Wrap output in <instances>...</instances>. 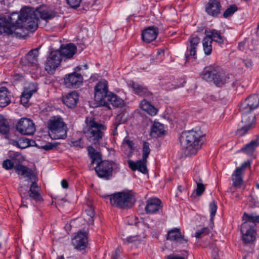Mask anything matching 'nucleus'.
<instances>
[{"label": "nucleus", "instance_id": "1", "mask_svg": "<svg viewBox=\"0 0 259 259\" xmlns=\"http://www.w3.org/2000/svg\"><path fill=\"white\" fill-rule=\"evenodd\" d=\"M258 106L259 98L255 94L249 96L241 104L239 111L242 114V119L239 125V128L236 132L238 137L243 136L252 128L255 116L251 112Z\"/></svg>", "mask_w": 259, "mask_h": 259}, {"label": "nucleus", "instance_id": "2", "mask_svg": "<svg viewBox=\"0 0 259 259\" xmlns=\"http://www.w3.org/2000/svg\"><path fill=\"white\" fill-rule=\"evenodd\" d=\"M94 100L96 107L105 106L110 109V105L120 107L124 104V101L116 94L110 92L107 81H99L94 87Z\"/></svg>", "mask_w": 259, "mask_h": 259}, {"label": "nucleus", "instance_id": "3", "mask_svg": "<svg viewBox=\"0 0 259 259\" xmlns=\"http://www.w3.org/2000/svg\"><path fill=\"white\" fill-rule=\"evenodd\" d=\"M27 8L22 9L20 13L13 12L8 18L0 15V33L4 35L16 37H22L23 35L16 29L21 28L23 20L27 15Z\"/></svg>", "mask_w": 259, "mask_h": 259}, {"label": "nucleus", "instance_id": "4", "mask_svg": "<svg viewBox=\"0 0 259 259\" xmlns=\"http://www.w3.org/2000/svg\"><path fill=\"white\" fill-rule=\"evenodd\" d=\"M87 150L89 156L91 159L90 169H91L94 163H96L97 166L93 168L95 169L97 176L107 180L110 179L113 175V169L116 168L118 165L112 161L102 160L101 154L96 151L95 148L91 145L88 146Z\"/></svg>", "mask_w": 259, "mask_h": 259}, {"label": "nucleus", "instance_id": "5", "mask_svg": "<svg viewBox=\"0 0 259 259\" xmlns=\"http://www.w3.org/2000/svg\"><path fill=\"white\" fill-rule=\"evenodd\" d=\"M202 138L200 134L193 130L183 132L179 140L185 154L188 156L196 154L201 147Z\"/></svg>", "mask_w": 259, "mask_h": 259}, {"label": "nucleus", "instance_id": "6", "mask_svg": "<svg viewBox=\"0 0 259 259\" xmlns=\"http://www.w3.org/2000/svg\"><path fill=\"white\" fill-rule=\"evenodd\" d=\"M87 127L84 131L85 136L88 140L97 148L100 146L105 135L107 127L105 124L97 121L95 118L87 117L85 119Z\"/></svg>", "mask_w": 259, "mask_h": 259}, {"label": "nucleus", "instance_id": "7", "mask_svg": "<svg viewBox=\"0 0 259 259\" xmlns=\"http://www.w3.org/2000/svg\"><path fill=\"white\" fill-rule=\"evenodd\" d=\"M244 223L241 226L242 239L244 243H249L255 239V227L259 223V214L244 212L242 216Z\"/></svg>", "mask_w": 259, "mask_h": 259}, {"label": "nucleus", "instance_id": "8", "mask_svg": "<svg viewBox=\"0 0 259 259\" xmlns=\"http://www.w3.org/2000/svg\"><path fill=\"white\" fill-rule=\"evenodd\" d=\"M244 223L241 226L242 239L244 243H249L255 239V227L259 223V214L244 212L242 216Z\"/></svg>", "mask_w": 259, "mask_h": 259}, {"label": "nucleus", "instance_id": "9", "mask_svg": "<svg viewBox=\"0 0 259 259\" xmlns=\"http://www.w3.org/2000/svg\"><path fill=\"white\" fill-rule=\"evenodd\" d=\"M107 197H110L112 206L120 209L130 208L135 202V197L130 192H120L108 195Z\"/></svg>", "mask_w": 259, "mask_h": 259}, {"label": "nucleus", "instance_id": "10", "mask_svg": "<svg viewBox=\"0 0 259 259\" xmlns=\"http://www.w3.org/2000/svg\"><path fill=\"white\" fill-rule=\"evenodd\" d=\"M48 128L51 132L50 136L54 139H64L67 137V127L60 116H54L48 122Z\"/></svg>", "mask_w": 259, "mask_h": 259}, {"label": "nucleus", "instance_id": "11", "mask_svg": "<svg viewBox=\"0 0 259 259\" xmlns=\"http://www.w3.org/2000/svg\"><path fill=\"white\" fill-rule=\"evenodd\" d=\"M201 76L203 79L207 81L213 82L219 87L224 85L229 79L228 75L220 72L212 66L205 67L201 73Z\"/></svg>", "mask_w": 259, "mask_h": 259}, {"label": "nucleus", "instance_id": "12", "mask_svg": "<svg viewBox=\"0 0 259 259\" xmlns=\"http://www.w3.org/2000/svg\"><path fill=\"white\" fill-rule=\"evenodd\" d=\"M50 54L45 63V69L50 74L54 73L56 69L59 66L62 58L59 50H52L50 48Z\"/></svg>", "mask_w": 259, "mask_h": 259}, {"label": "nucleus", "instance_id": "13", "mask_svg": "<svg viewBox=\"0 0 259 259\" xmlns=\"http://www.w3.org/2000/svg\"><path fill=\"white\" fill-rule=\"evenodd\" d=\"M16 129L20 133L25 135H32L35 131L32 120L27 118H22L19 120Z\"/></svg>", "mask_w": 259, "mask_h": 259}, {"label": "nucleus", "instance_id": "14", "mask_svg": "<svg viewBox=\"0 0 259 259\" xmlns=\"http://www.w3.org/2000/svg\"><path fill=\"white\" fill-rule=\"evenodd\" d=\"M27 15L24 17L21 28H25L30 31H34L37 28L38 17L35 12L27 8Z\"/></svg>", "mask_w": 259, "mask_h": 259}, {"label": "nucleus", "instance_id": "15", "mask_svg": "<svg viewBox=\"0 0 259 259\" xmlns=\"http://www.w3.org/2000/svg\"><path fill=\"white\" fill-rule=\"evenodd\" d=\"M83 76L81 74L73 72L66 74L64 77V83L68 88H77L83 82Z\"/></svg>", "mask_w": 259, "mask_h": 259}, {"label": "nucleus", "instance_id": "16", "mask_svg": "<svg viewBox=\"0 0 259 259\" xmlns=\"http://www.w3.org/2000/svg\"><path fill=\"white\" fill-rule=\"evenodd\" d=\"M167 239L184 245H187L188 241L184 233L178 228H172L167 232Z\"/></svg>", "mask_w": 259, "mask_h": 259}, {"label": "nucleus", "instance_id": "17", "mask_svg": "<svg viewBox=\"0 0 259 259\" xmlns=\"http://www.w3.org/2000/svg\"><path fill=\"white\" fill-rule=\"evenodd\" d=\"M16 172L19 175L27 178V181L31 182L37 181V178L31 168L22 164H18L14 166Z\"/></svg>", "mask_w": 259, "mask_h": 259}, {"label": "nucleus", "instance_id": "18", "mask_svg": "<svg viewBox=\"0 0 259 259\" xmlns=\"http://www.w3.org/2000/svg\"><path fill=\"white\" fill-rule=\"evenodd\" d=\"M162 208V202L159 198L153 197L146 201V205L145 210L147 214H153L161 210Z\"/></svg>", "mask_w": 259, "mask_h": 259}, {"label": "nucleus", "instance_id": "19", "mask_svg": "<svg viewBox=\"0 0 259 259\" xmlns=\"http://www.w3.org/2000/svg\"><path fill=\"white\" fill-rule=\"evenodd\" d=\"M88 242L86 233L81 231L78 232L72 240L73 245L78 250H82L86 248Z\"/></svg>", "mask_w": 259, "mask_h": 259}, {"label": "nucleus", "instance_id": "20", "mask_svg": "<svg viewBox=\"0 0 259 259\" xmlns=\"http://www.w3.org/2000/svg\"><path fill=\"white\" fill-rule=\"evenodd\" d=\"M37 91V87L35 83H30L25 87L20 97V103L24 106H26L29 102L32 95Z\"/></svg>", "mask_w": 259, "mask_h": 259}, {"label": "nucleus", "instance_id": "21", "mask_svg": "<svg viewBox=\"0 0 259 259\" xmlns=\"http://www.w3.org/2000/svg\"><path fill=\"white\" fill-rule=\"evenodd\" d=\"M35 13L36 17L38 16L41 19L47 22L54 18L56 15L55 12L46 6L39 7L36 10Z\"/></svg>", "mask_w": 259, "mask_h": 259}, {"label": "nucleus", "instance_id": "22", "mask_svg": "<svg viewBox=\"0 0 259 259\" xmlns=\"http://www.w3.org/2000/svg\"><path fill=\"white\" fill-rule=\"evenodd\" d=\"M60 53L61 58L64 57L67 59H71L76 53L77 49L73 44H68L66 45H61L60 49L58 50Z\"/></svg>", "mask_w": 259, "mask_h": 259}, {"label": "nucleus", "instance_id": "23", "mask_svg": "<svg viewBox=\"0 0 259 259\" xmlns=\"http://www.w3.org/2000/svg\"><path fill=\"white\" fill-rule=\"evenodd\" d=\"M62 101L69 108H73L78 101V95L75 91L71 92L63 96Z\"/></svg>", "mask_w": 259, "mask_h": 259}, {"label": "nucleus", "instance_id": "24", "mask_svg": "<svg viewBox=\"0 0 259 259\" xmlns=\"http://www.w3.org/2000/svg\"><path fill=\"white\" fill-rule=\"evenodd\" d=\"M220 0H209L206 6V12L209 15L217 16L221 12Z\"/></svg>", "mask_w": 259, "mask_h": 259}, {"label": "nucleus", "instance_id": "25", "mask_svg": "<svg viewBox=\"0 0 259 259\" xmlns=\"http://www.w3.org/2000/svg\"><path fill=\"white\" fill-rule=\"evenodd\" d=\"M147 161H145L142 159V160H138L136 162L133 160H129L127 161L129 167L133 170L135 171L138 170L144 174L148 172V169L146 166Z\"/></svg>", "mask_w": 259, "mask_h": 259}, {"label": "nucleus", "instance_id": "26", "mask_svg": "<svg viewBox=\"0 0 259 259\" xmlns=\"http://www.w3.org/2000/svg\"><path fill=\"white\" fill-rule=\"evenodd\" d=\"M158 34V30L156 27H149L143 31L142 38L143 41L150 42L156 38Z\"/></svg>", "mask_w": 259, "mask_h": 259}, {"label": "nucleus", "instance_id": "27", "mask_svg": "<svg viewBox=\"0 0 259 259\" xmlns=\"http://www.w3.org/2000/svg\"><path fill=\"white\" fill-rule=\"evenodd\" d=\"M130 85L134 93L138 96L142 97H150L152 95V93L148 91L147 88L143 84L132 81Z\"/></svg>", "mask_w": 259, "mask_h": 259}, {"label": "nucleus", "instance_id": "28", "mask_svg": "<svg viewBox=\"0 0 259 259\" xmlns=\"http://www.w3.org/2000/svg\"><path fill=\"white\" fill-rule=\"evenodd\" d=\"M39 48L30 51L25 57L27 63L29 66H36L38 64L37 57L39 54Z\"/></svg>", "mask_w": 259, "mask_h": 259}, {"label": "nucleus", "instance_id": "29", "mask_svg": "<svg viewBox=\"0 0 259 259\" xmlns=\"http://www.w3.org/2000/svg\"><path fill=\"white\" fill-rule=\"evenodd\" d=\"M11 102V95L6 87L0 88V106L5 107Z\"/></svg>", "mask_w": 259, "mask_h": 259}, {"label": "nucleus", "instance_id": "30", "mask_svg": "<svg viewBox=\"0 0 259 259\" xmlns=\"http://www.w3.org/2000/svg\"><path fill=\"white\" fill-rule=\"evenodd\" d=\"M204 34L206 36H209L210 39L212 41H214L219 44L224 43V39L221 35V32L215 29L205 30Z\"/></svg>", "mask_w": 259, "mask_h": 259}, {"label": "nucleus", "instance_id": "31", "mask_svg": "<svg viewBox=\"0 0 259 259\" xmlns=\"http://www.w3.org/2000/svg\"><path fill=\"white\" fill-rule=\"evenodd\" d=\"M165 132L163 124L159 122H154L151 130L150 136L156 138L164 135Z\"/></svg>", "mask_w": 259, "mask_h": 259}, {"label": "nucleus", "instance_id": "32", "mask_svg": "<svg viewBox=\"0 0 259 259\" xmlns=\"http://www.w3.org/2000/svg\"><path fill=\"white\" fill-rule=\"evenodd\" d=\"M232 186L235 188H240L243 183L242 173L240 168H236L232 175Z\"/></svg>", "mask_w": 259, "mask_h": 259}, {"label": "nucleus", "instance_id": "33", "mask_svg": "<svg viewBox=\"0 0 259 259\" xmlns=\"http://www.w3.org/2000/svg\"><path fill=\"white\" fill-rule=\"evenodd\" d=\"M37 188L38 185L37 184V181H33L31 182V184L28 192V197L29 199L32 198L36 201H39L42 200V197L38 191L35 189Z\"/></svg>", "mask_w": 259, "mask_h": 259}, {"label": "nucleus", "instance_id": "34", "mask_svg": "<svg viewBox=\"0 0 259 259\" xmlns=\"http://www.w3.org/2000/svg\"><path fill=\"white\" fill-rule=\"evenodd\" d=\"M259 145L258 140H252L240 149V151L249 155H251L255 148Z\"/></svg>", "mask_w": 259, "mask_h": 259}, {"label": "nucleus", "instance_id": "35", "mask_svg": "<svg viewBox=\"0 0 259 259\" xmlns=\"http://www.w3.org/2000/svg\"><path fill=\"white\" fill-rule=\"evenodd\" d=\"M10 129L8 120L3 115L0 114V133L6 135L9 133Z\"/></svg>", "mask_w": 259, "mask_h": 259}, {"label": "nucleus", "instance_id": "36", "mask_svg": "<svg viewBox=\"0 0 259 259\" xmlns=\"http://www.w3.org/2000/svg\"><path fill=\"white\" fill-rule=\"evenodd\" d=\"M212 42L209 36H205L203 40V50L206 55H209L211 53Z\"/></svg>", "mask_w": 259, "mask_h": 259}, {"label": "nucleus", "instance_id": "37", "mask_svg": "<svg viewBox=\"0 0 259 259\" xmlns=\"http://www.w3.org/2000/svg\"><path fill=\"white\" fill-rule=\"evenodd\" d=\"M34 143V141L25 138H20L18 141H16V145L22 149L32 146V144Z\"/></svg>", "mask_w": 259, "mask_h": 259}, {"label": "nucleus", "instance_id": "38", "mask_svg": "<svg viewBox=\"0 0 259 259\" xmlns=\"http://www.w3.org/2000/svg\"><path fill=\"white\" fill-rule=\"evenodd\" d=\"M194 180L197 184L196 193L197 196H200L203 194V193L205 191V187L204 185L203 184L202 181L201 179H199V180L195 179Z\"/></svg>", "mask_w": 259, "mask_h": 259}, {"label": "nucleus", "instance_id": "39", "mask_svg": "<svg viewBox=\"0 0 259 259\" xmlns=\"http://www.w3.org/2000/svg\"><path fill=\"white\" fill-rule=\"evenodd\" d=\"M149 147L150 144L148 142L146 141L143 142L142 148V159L145 161H147V158L148 157L151 151Z\"/></svg>", "mask_w": 259, "mask_h": 259}, {"label": "nucleus", "instance_id": "40", "mask_svg": "<svg viewBox=\"0 0 259 259\" xmlns=\"http://www.w3.org/2000/svg\"><path fill=\"white\" fill-rule=\"evenodd\" d=\"M85 213L88 216V222L90 224H92L93 222V217L95 215L94 209L92 206H88V208L85 209Z\"/></svg>", "mask_w": 259, "mask_h": 259}, {"label": "nucleus", "instance_id": "41", "mask_svg": "<svg viewBox=\"0 0 259 259\" xmlns=\"http://www.w3.org/2000/svg\"><path fill=\"white\" fill-rule=\"evenodd\" d=\"M164 49H160L157 50L156 59H152L153 63H160L163 60L164 58Z\"/></svg>", "mask_w": 259, "mask_h": 259}, {"label": "nucleus", "instance_id": "42", "mask_svg": "<svg viewBox=\"0 0 259 259\" xmlns=\"http://www.w3.org/2000/svg\"><path fill=\"white\" fill-rule=\"evenodd\" d=\"M237 10V7L235 5H232L228 8L223 14L225 18H227L232 15Z\"/></svg>", "mask_w": 259, "mask_h": 259}, {"label": "nucleus", "instance_id": "43", "mask_svg": "<svg viewBox=\"0 0 259 259\" xmlns=\"http://www.w3.org/2000/svg\"><path fill=\"white\" fill-rule=\"evenodd\" d=\"M196 48L194 47H190L189 48H188V50L185 54V58L186 60L190 58V57H192L193 58H196Z\"/></svg>", "mask_w": 259, "mask_h": 259}, {"label": "nucleus", "instance_id": "44", "mask_svg": "<svg viewBox=\"0 0 259 259\" xmlns=\"http://www.w3.org/2000/svg\"><path fill=\"white\" fill-rule=\"evenodd\" d=\"M209 207L210 212V221L212 222L217 210L218 207L216 202L214 201L211 202L209 204Z\"/></svg>", "mask_w": 259, "mask_h": 259}, {"label": "nucleus", "instance_id": "45", "mask_svg": "<svg viewBox=\"0 0 259 259\" xmlns=\"http://www.w3.org/2000/svg\"><path fill=\"white\" fill-rule=\"evenodd\" d=\"M209 232V230L207 227H204L201 229L200 230L196 232L195 233V237L197 238H200L203 236H204Z\"/></svg>", "mask_w": 259, "mask_h": 259}, {"label": "nucleus", "instance_id": "46", "mask_svg": "<svg viewBox=\"0 0 259 259\" xmlns=\"http://www.w3.org/2000/svg\"><path fill=\"white\" fill-rule=\"evenodd\" d=\"M13 162L10 159H6L3 161V167L6 169H11L14 168Z\"/></svg>", "mask_w": 259, "mask_h": 259}, {"label": "nucleus", "instance_id": "47", "mask_svg": "<svg viewBox=\"0 0 259 259\" xmlns=\"http://www.w3.org/2000/svg\"><path fill=\"white\" fill-rule=\"evenodd\" d=\"M57 146V143L53 144L52 143L48 142L45 145L41 146V148L45 150L46 151H49L53 149L54 148H56Z\"/></svg>", "mask_w": 259, "mask_h": 259}, {"label": "nucleus", "instance_id": "48", "mask_svg": "<svg viewBox=\"0 0 259 259\" xmlns=\"http://www.w3.org/2000/svg\"><path fill=\"white\" fill-rule=\"evenodd\" d=\"M123 144L126 145L131 151H133L135 149L134 143L126 137L124 139Z\"/></svg>", "mask_w": 259, "mask_h": 259}, {"label": "nucleus", "instance_id": "49", "mask_svg": "<svg viewBox=\"0 0 259 259\" xmlns=\"http://www.w3.org/2000/svg\"><path fill=\"white\" fill-rule=\"evenodd\" d=\"M67 4L73 8H76L79 6L81 0H66Z\"/></svg>", "mask_w": 259, "mask_h": 259}, {"label": "nucleus", "instance_id": "50", "mask_svg": "<svg viewBox=\"0 0 259 259\" xmlns=\"http://www.w3.org/2000/svg\"><path fill=\"white\" fill-rule=\"evenodd\" d=\"M140 106L143 110L147 112L149 108L151 106V105L149 102L144 99L141 101Z\"/></svg>", "mask_w": 259, "mask_h": 259}, {"label": "nucleus", "instance_id": "51", "mask_svg": "<svg viewBox=\"0 0 259 259\" xmlns=\"http://www.w3.org/2000/svg\"><path fill=\"white\" fill-rule=\"evenodd\" d=\"M22 189H23V188L21 187L19 190L20 194L21 196L22 205H23L25 207H27V205L26 204L27 203L26 200L28 199H29V198L28 195L25 193L23 194L24 196L22 195Z\"/></svg>", "mask_w": 259, "mask_h": 259}, {"label": "nucleus", "instance_id": "52", "mask_svg": "<svg viewBox=\"0 0 259 259\" xmlns=\"http://www.w3.org/2000/svg\"><path fill=\"white\" fill-rule=\"evenodd\" d=\"M199 42V38L198 36L193 37L191 38L190 42V47H196L197 46Z\"/></svg>", "mask_w": 259, "mask_h": 259}, {"label": "nucleus", "instance_id": "53", "mask_svg": "<svg viewBox=\"0 0 259 259\" xmlns=\"http://www.w3.org/2000/svg\"><path fill=\"white\" fill-rule=\"evenodd\" d=\"M248 203L253 206L256 203V199L253 197V195L251 194L249 195L247 198Z\"/></svg>", "mask_w": 259, "mask_h": 259}, {"label": "nucleus", "instance_id": "54", "mask_svg": "<svg viewBox=\"0 0 259 259\" xmlns=\"http://www.w3.org/2000/svg\"><path fill=\"white\" fill-rule=\"evenodd\" d=\"M120 251L119 248H117L112 253L111 259H118L120 256Z\"/></svg>", "mask_w": 259, "mask_h": 259}, {"label": "nucleus", "instance_id": "55", "mask_svg": "<svg viewBox=\"0 0 259 259\" xmlns=\"http://www.w3.org/2000/svg\"><path fill=\"white\" fill-rule=\"evenodd\" d=\"M147 112L150 115L153 116L156 114L157 112V110L156 108H155V107L151 105V106L147 111Z\"/></svg>", "mask_w": 259, "mask_h": 259}, {"label": "nucleus", "instance_id": "56", "mask_svg": "<svg viewBox=\"0 0 259 259\" xmlns=\"http://www.w3.org/2000/svg\"><path fill=\"white\" fill-rule=\"evenodd\" d=\"M251 164V162L249 160L245 161L244 163H243L241 164V166L240 167H237V168H241V172L242 173V170L243 169L247 167L250 166Z\"/></svg>", "mask_w": 259, "mask_h": 259}, {"label": "nucleus", "instance_id": "57", "mask_svg": "<svg viewBox=\"0 0 259 259\" xmlns=\"http://www.w3.org/2000/svg\"><path fill=\"white\" fill-rule=\"evenodd\" d=\"M242 62L247 68H251L252 66V62L250 59L243 60Z\"/></svg>", "mask_w": 259, "mask_h": 259}, {"label": "nucleus", "instance_id": "58", "mask_svg": "<svg viewBox=\"0 0 259 259\" xmlns=\"http://www.w3.org/2000/svg\"><path fill=\"white\" fill-rule=\"evenodd\" d=\"M166 259H185L184 256H180L174 254H170L166 256Z\"/></svg>", "mask_w": 259, "mask_h": 259}, {"label": "nucleus", "instance_id": "59", "mask_svg": "<svg viewBox=\"0 0 259 259\" xmlns=\"http://www.w3.org/2000/svg\"><path fill=\"white\" fill-rule=\"evenodd\" d=\"M71 145L76 147H81L80 146V139L78 141H73L71 142ZM82 148V147H81Z\"/></svg>", "mask_w": 259, "mask_h": 259}, {"label": "nucleus", "instance_id": "60", "mask_svg": "<svg viewBox=\"0 0 259 259\" xmlns=\"http://www.w3.org/2000/svg\"><path fill=\"white\" fill-rule=\"evenodd\" d=\"M61 186L64 189L67 188L68 187V182L65 179L62 180L61 181Z\"/></svg>", "mask_w": 259, "mask_h": 259}, {"label": "nucleus", "instance_id": "61", "mask_svg": "<svg viewBox=\"0 0 259 259\" xmlns=\"http://www.w3.org/2000/svg\"><path fill=\"white\" fill-rule=\"evenodd\" d=\"M119 123H114L113 125L114 126V128L113 131V135H117V127H118V126L119 125Z\"/></svg>", "mask_w": 259, "mask_h": 259}, {"label": "nucleus", "instance_id": "62", "mask_svg": "<svg viewBox=\"0 0 259 259\" xmlns=\"http://www.w3.org/2000/svg\"><path fill=\"white\" fill-rule=\"evenodd\" d=\"M244 45V42H241L239 43L238 48H239V49L240 50H243Z\"/></svg>", "mask_w": 259, "mask_h": 259}, {"label": "nucleus", "instance_id": "63", "mask_svg": "<svg viewBox=\"0 0 259 259\" xmlns=\"http://www.w3.org/2000/svg\"><path fill=\"white\" fill-rule=\"evenodd\" d=\"M175 88H176L175 87H173L172 84H169L168 85L167 88H166V89L167 90H172Z\"/></svg>", "mask_w": 259, "mask_h": 259}, {"label": "nucleus", "instance_id": "64", "mask_svg": "<svg viewBox=\"0 0 259 259\" xmlns=\"http://www.w3.org/2000/svg\"><path fill=\"white\" fill-rule=\"evenodd\" d=\"M81 68H82V67L80 66H78L76 67L74 69V70H75L74 72H77V71H80L81 69Z\"/></svg>", "mask_w": 259, "mask_h": 259}]
</instances>
